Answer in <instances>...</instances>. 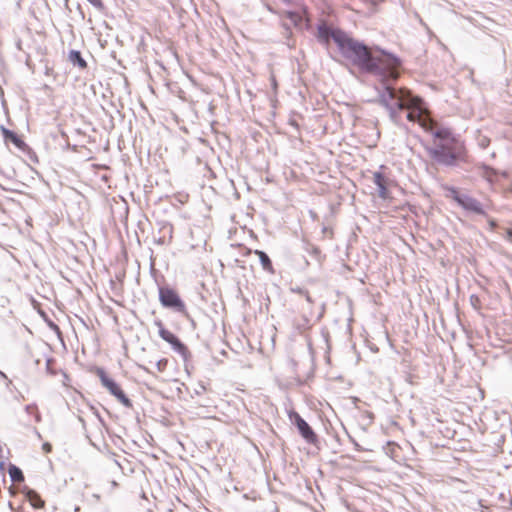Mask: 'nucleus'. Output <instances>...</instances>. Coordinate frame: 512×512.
I'll list each match as a JSON object with an SVG mask.
<instances>
[{
	"label": "nucleus",
	"mask_w": 512,
	"mask_h": 512,
	"mask_svg": "<svg viewBox=\"0 0 512 512\" xmlns=\"http://www.w3.org/2000/svg\"><path fill=\"white\" fill-rule=\"evenodd\" d=\"M354 67L361 73L373 75L377 79L378 84L374 86L377 97L370 100L371 103L391 108L390 103L405 91L394 86L400 77L403 60L385 48L374 45Z\"/></svg>",
	"instance_id": "nucleus-1"
},
{
	"label": "nucleus",
	"mask_w": 512,
	"mask_h": 512,
	"mask_svg": "<svg viewBox=\"0 0 512 512\" xmlns=\"http://www.w3.org/2000/svg\"><path fill=\"white\" fill-rule=\"evenodd\" d=\"M426 131L431 134L432 143L424 145V149L435 165L455 168L467 162L468 150L465 142L450 128H430Z\"/></svg>",
	"instance_id": "nucleus-2"
},
{
	"label": "nucleus",
	"mask_w": 512,
	"mask_h": 512,
	"mask_svg": "<svg viewBox=\"0 0 512 512\" xmlns=\"http://www.w3.org/2000/svg\"><path fill=\"white\" fill-rule=\"evenodd\" d=\"M316 38L322 45H329L330 40L336 44L340 55L355 66L371 50L368 45L349 35L339 27H333L322 21L317 25Z\"/></svg>",
	"instance_id": "nucleus-3"
},
{
	"label": "nucleus",
	"mask_w": 512,
	"mask_h": 512,
	"mask_svg": "<svg viewBox=\"0 0 512 512\" xmlns=\"http://www.w3.org/2000/svg\"><path fill=\"white\" fill-rule=\"evenodd\" d=\"M445 190L447 192L446 197L455 201L457 205L466 212L484 217L487 216L482 203L476 198L470 196L469 194L460 192L459 189L454 186H446Z\"/></svg>",
	"instance_id": "nucleus-4"
},
{
	"label": "nucleus",
	"mask_w": 512,
	"mask_h": 512,
	"mask_svg": "<svg viewBox=\"0 0 512 512\" xmlns=\"http://www.w3.org/2000/svg\"><path fill=\"white\" fill-rule=\"evenodd\" d=\"M158 296L160 304L166 308L170 309L173 312L180 313L187 319H190V315L187 312L186 305L179 293L172 287L159 286L158 287Z\"/></svg>",
	"instance_id": "nucleus-5"
},
{
	"label": "nucleus",
	"mask_w": 512,
	"mask_h": 512,
	"mask_svg": "<svg viewBox=\"0 0 512 512\" xmlns=\"http://www.w3.org/2000/svg\"><path fill=\"white\" fill-rule=\"evenodd\" d=\"M288 418L291 424L296 427L302 439L306 443L319 449L320 439L311 425L297 411L293 409L288 411Z\"/></svg>",
	"instance_id": "nucleus-6"
},
{
	"label": "nucleus",
	"mask_w": 512,
	"mask_h": 512,
	"mask_svg": "<svg viewBox=\"0 0 512 512\" xmlns=\"http://www.w3.org/2000/svg\"><path fill=\"white\" fill-rule=\"evenodd\" d=\"M96 375L99 377L102 386L105 387L124 407H133L131 399L125 394L121 386L106 373L104 368L96 367Z\"/></svg>",
	"instance_id": "nucleus-7"
},
{
	"label": "nucleus",
	"mask_w": 512,
	"mask_h": 512,
	"mask_svg": "<svg viewBox=\"0 0 512 512\" xmlns=\"http://www.w3.org/2000/svg\"><path fill=\"white\" fill-rule=\"evenodd\" d=\"M154 325L158 327V333L162 340L170 344L171 348L178 354H180L184 361H187L191 357V353L188 347L180 340V338L166 329L163 322L160 319L154 321Z\"/></svg>",
	"instance_id": "nucleus-8"
},
{
	"label": "nucleus",
	"mask_w": 512,
	"mask_h": 512,
	"mask_svg": "<svg viewBox=\"0 0 512 512\" xmlns=\"http://www.w3.org/2000/svg\"><path fill=\"white\" fill-rule=\"evenodd\" d=\"M282 15L299 31L309 30L311 27L308 8L305 5H302L301 11L286 10Z\"/></svg>",
	"instance_id": "nucleus-9"
},
{
	"label": "nucleus",
	"mask_w": 512,
	"mask_h": 512,
	"mask_svg": "<svg viewBox=\"0 0 512 512\" xmlns=\"http://www.w3.org/2000/svg\"><path fill=\"white\" fill-rule=\"evenodd\" d=\"M406 97V110L418 112L419 115L423 116L426 111L425 102L422 97L412 94L409 90L405 89Z\"/></svg>",
	"instance_id": "nucleus-10"
},
{
	"label": "nucleus",
	"mask_w": 512,
	"mask_h": 512,
	"mask_svg": "<svg viewBox=\"0 0 512 512\" xmlns=\"http://www.w3.org/2000/svg\"><path fill=\"white\" fill-rule=\"evenodd\" d=\"M0 131L6 144L12 143L19 151L25 148L27 143L15 131L6 128L4 125L0 126Z\"/></svg>",
	"instance_id": "nucleus-11"
},
{
	"label": "nucleus",
	"mask_w": 512,
	"mask_h": 512,
	"mask_svg": "<svg viewBox=\"0 0 512 512\" xmlns=\"http://www.w3.org/2000/svg\"><path fill=\"white\" fill-rule=\"evenodd\" d=\"M68 60L74 67L80 70H85L88 67L87 61L79 50L71 49L68 53Z\"/></svg>",
	"instance_id": "nucleus-12"
},
{
	"label": "nucleus",
	"mask_w": 512,
	"mask_h": 512,
	"mask_svg": "<svg viewBox=\"0 0 512 512\" xmlns=\"http://www.w3.org/2000/svg\"><path fill=\"white\" fill-rule=\"evenodd\" d=\"M25 499L31 504L34 509H40L44 506V501L40 495L33 489L25 488L24 490Z\"/></svg>",
	"instance_id": "nucleus-13"
},
{
	"label": "nucleus",
	"mask_w": 512,
	"mask_h": 512,
	"mask_svg": "<svg viewBox=\"0 0 512 512\" xmlns=\"http://www.w3.org/2000/svg\"><path fill=\"white\" fill-rule=\"evenodd\" d=\"M477 168L479 170V174L490 183H493L498 176V171L485 163L479 164Z\"/></svg>",
	"instance_id": "nucleus-14"
},
{
	"label": "nucleus",
	"mask_w": 512,
	"mask_h": 512,
	"mask_svg": "<svg viewBox=\"0 0 512 512\" xmlns=\"http://www.w3.org/2000/svg\"><path fill=\"white\" fill-rule=\"evenodd\" d=\"M303 249L314 260H316L319 263L321 262V260L323 258V255H322V252H321L319 247H317L316 245H314V244H312L310 242L304 241L303 242Z\"/></svg>",
	"instance_id": "nucleus-15"
},
{
	"label": "nucleus",
	"mask_w": 512,
	"mask_h": 512,
	"mask_svg": "<svg viewBox=\"0 0 512 512\" xmlns=\"http://www.w3.org/2000/svg\"><path fill=\"white\" fill-rule=\"evenodd\" d=\"M255 254L259 257V261L263 267L264 270L273 273V265L272 260L270 259L269 255L262 250H255Z\"/></svg>",
	"instance_id": "nucleus-16"
},
{
	"label": "nucleus",
	"mask_w": 512,
	"mask_h": 512,
	"mask_svg": "<svg viewBox=\"0 0 512 512\" xmlns=\"http://www.w3.org/2000/svg\"><path fill=\"white\" fill-rule=\"evenodd\" d=\"M8 474L12 482H23L24 474L23 471L16 465L10 463L8 466Z\"/></svg>",
	"instance_id": "nucleus-17"
},
{
	"label": "nucleus",
	"mask_w": 512,
	"mask_h": 512,
	"mask_svg": "<svg viewBox=\"0 0 512 512\" xmlns=\"http://www.w3.org/2000/svg\"><path fill=\"white\" fill-rule=\"evenodd\" d=\"M39 314L43 321L46 323V325L49 327V329L52 330L58 337H61L62 332L60 327L53 320L50 319L48 314L44 311H40Z\"/></svg>",
	"instance_id": "nucleus-18"
},
{
	"label": "nucleus",
	"mask_w": 512,
	"mask_h": 512,
	"mask_svg": "<svg viewBox=\"0 0 512 512\" xmlns=\"http://www.w3.org/2000/svg\"><path fill=\"white\" fill-rule=\"evenodd\" d=\"M391 107L394 108L395 111L402 112L403 110H406V97H405V91L398 96L392 103H390Z\"/></svg>",
	"instance_id": "nucleus-19"
},
{
	"label": "nucleus",
	"mask_w": 512,
	"mask_h": 512,
	"mask_svg": "<svg viewBox=\"0 0 512 512\" xmlns=\"http://www.w3.org/2000/svg\"><path fill=\"white\" fill-rule=\"evenodd\" d=\"M21 152L24 155H26L31 162H33V163H38L39 162L37 154L35 153V151L28 144H26L25 148H23L21 150Z\"/></svg>",
	"instance_id": "nucleus-20"
},
{
	"label": "nucleus",
	"mask_w": 512,
	"mask_h": 512,
	"mask_svg": "<svg viewBox=\"0 0 512 512\" xmlns=\"http://www.w3.org/2000/svg\"><path fill=\"white\" fill-rule=\"evenodd\" d=\"M21 152L24 155H26L31 162H33V163H38L39 162L37 154L35 153V151L28 144H26L25 148H23L21 150Z\"/></svg>",
	"instance_id": "nucleus-21"
},
{
	"label": "nucleus",
	"mask_w": 512,
	"mask_h": 512,
	"mask_svg": "<svg viewBox=\"0 0 512 512\" xmlns=\"http://www.w3.org/2000/svg\"><path fill=\"white\" fill-rule=\"evenodd\" d=\"M377 190H378V196L383 199V200H387V199H390L391 198V194H390V191L387 187V182L384 183V184H381L379 186H377Z\"/></svg>",
	"instance_id": "nucleus-22"
},
{
	"label": "nucleus",
	"mask_w": 512,
	"mask_h": 512,
	"mask_svg": "<svg viewBox=\"0 0 512 512\" xmlns=\"http://www.w3.org/2000/svg\"><path fill=\"white\" fill-rule=\"evenodd\" d=\"M389 114V118L390 120L396 124V125H399L400 122H401V115L400 113L401 112H398V111H395L394 108H385Z\"/></svg>",
	"instance_id": "nucleus-23"
},
{
	"label": "nucleus",
	"mask_w": 512,
	"mask_h": 512,
	"mask_svg": "<svg viewBox=\"0 0 512 512\" xmlns=\"http://www.w3.org/2000/svg\"><path fill=\"white\" fill-rule=\"evenodd\" d=\"M10 181H11V185L10 186L5 187L2 184H0V188L2 190H6V191L19 192L20 191L19 187L24 185L20 181H12V180H10Z\"/></svg>",
	"instance_id": "nucleus-24"
},
{
	"label": "nucleus",
	"mask_w": 512,
	"mask_h": 512,
	"mask_svg": "<svg viewBox=\"0 0 512 512\" xmlns=\"http://www.w3.org/2000/svg\"><path fill=\"white\" fill-rule=\"evenodd\" d=\"M373 182L376 186L387 182L386 176L381 171H376L373 174Z\"/></svg>",
	"instance_id": "nucleus-25"
},
{
	"label": "nucleus",
	"mask_w": 512,
	"mask_h": 512,
	"mask_svg": "<svg viewBox=\"0 0 512 512\" xmlns=\"http://www.w3.org/2000/svg\"><path fill=\"white\" fill-rule=\"evenodd\" d=\"M421 115L418 114V112H413V111H409L407 112L406 114V119L409 121V122H419L421 120Z\"/></svg>",
	"instance_id": "nucleus-26"
},
{
	"label": "nucleus",
	"mask_w": 512,
	"mask_h": 512,
	"mask_svg": "<svg viewBox=\"0 0 512 512\" xmlns=\"http://www.w3.org/2000/svg\"><path fill=\"white\" fill-rule=\"evenodd\" d=\"M283 38L286 40V44L288 47L292 48L294 47V41H293V33L292 31H283Z\"/></svg>",
	"instance_id": "nucleus-27"
},
{
	"label": "nucleus",
	"mask_w": 512,
	"mask_h": 512,
	"mask_svg": "<svg viewBox=\"0 0 512 512\" xmlns=\"http://www.w3.org/2000/svg\"><path fill=\"white\" fill-rule=\"evenodd\" d=\"M54 358L50 357L46 359V371L50 375H56L57 372L52 368V363H54Z\"/></svg>",
	"instance_id": "nucleus-28"
},
{
	"label": "nucleus",
	"mask_w": 512,
	"mask_h": 512,
	"mask_svg": "<svg viewBox=\"0 0 512 512\" xmlns=\"http://www.w3.org/2000/svg\"><path fill=\"white\" fill-rule=\"evenodd\" d=\"M92 6H94L99 11L104 10L105 6L102 0H87Z\"/></svg>",
	"instance_id": "nucleus-29"
},
{
	"label": "nucleus",
	"mask_w": 512,
	"mask_h": 512,
	"mask_svg": "<svg viewBox=\"0 0 512 512\" xmlns=\"http://www.w3.org/2000/svg\"><path fill=\"white\" fill-rule=\"evenodd\" d=\"M490 144V139L487 138V137H483L479 140V146L482 148V149H485L489 146Z\"/></svg>",
	"instance_id": "nucleus-30"
},
{
	"label": "nucleus",
	"mask_w": 512,
	"mask_h": 512,
	"mask_svg": "<svg viewBox=\"0 0 512 512\" xmlns=\"http://www.w3.org/2000/svg\"><path fill=\"white\" fill-rule=\"evenodd\" d=\"M25 412L28 414L34 413L37 410L36 404H28L24 408Z\"/></svg>",
	"instance_id": "nucleus-31"
},
{
	"label": "nucleus",
	"mask_w": 512,
	"mask_h": 512,
	"mask_svg": "<svg viewBox=\"0 0 512 512\" xmlns=\"http://www.w3.org/2000/svg\"><path fill=\"white\" fill-rule=\"evenodd\" d=\"M166 364H167V360H165V359L159 360L156 363L158 371L162 372L165 369Z\"/></svg>",
	"instance_id": "nucleus-32"
},
{
	"label": "nucleus",
	"mask_w": 512,
	"mask_h": 512,
	"mask_svg": "<svg viewBox=\"0 0 512 512\" xmlns=\"http://www.w3.org/2000/svg\"><path fill=\"white\" fill-rule=\"evenodd\" d=\"M291 291L293 293H297L301 296H303L304 294H307V290L305 288H302V287H296V288H292Z\"/></svg>",
	"instance_id": "nucleus-33"
},
{
	"label": "nucleus",
	"mask_w": 512,
	"mask_h": 512,
	"mask_svg": "<svg viewBox=\"0 0 512 512\" xmlns=\"http://www.w3.org/2000/svg\"><path fill=\"white\" fill-rule=\"evenodd\" d=\"M42 449L45 453H50L52 451V445L49 442H45L42 445Z\"/></svg>",
	"instance_id": "nucleus-34"
},
{
	"label": "nucleus",
	"mask_w": 512,
	"mask_h": 512,
	"mask_svg": "<svg viewBox=\"0 0 512 512\" xmlns=\"http://www.w3.org/2000/svg\"><path fill=\"white\" fill-rule=\"evenodd\" d=\"M498 500L503 502V503H507V500H508V495L505 493V492H501L499 495H498Z\"/></svg>",
	"instance_id": "nucleus-35"
},
{
	"label": "nucleus",
	"mask_w": 512,
	"mask_h": 512,
	"mask_svg": "<svg viewBox=\"0 0 512 512\" xmlns=\"http://www.w3.org/2000/svg\"><path fill=\"white\" fill-rule=\"evenodd\" d=\"M270 80H271V87H272V89H273L274 91H276V90H277V87H278V84H277V81H276L275 76H273V75H272V76H271V78H270Z\"/></svg>",
	"instance_id": "nucleus-36"
},
{
	"label": "nucleus",
	"mask_w": 512,
	"mask_h": 512,
	"mask_svg": "<svg viewBox=\"0 0 512 512\" xmlns=\"http://www.w3.org/2000/svg\"><path fill=\"white\" fill-rule=\"evenodd\" d=\"M349 439H350V441L353 443V445H354V447H355V449H356L357 451H362V450H363V449H362V447H361V446L356 442V440H355L354 438H352L351 436H349Z\"/></svg>",
	"instance_id": "nucleus-37"
},
{
	"label": "nucleus",
	"mask_w": 512,
	"mask_h": 512,
	"mask_svg": "<svg viewBox=\"0 0 512 512\" xmlns=\"http://www.w3.org/2000/svg\"><path fill=\"white\" fill-rule=\"evenodd\" d=\"M281 2H283L285 5H296V0H280Z\"/></svg>",
	"instance_id": "nucleus-38"
},
{
	"label": "nucleus",
	"mask_w": 512,
	"mask_h": 512,
	"mask_svg": "<svg viewBox=\"0 0 512 512\" xmlns=\"http://www.w3.org/2000/svg\"><path fill=\"white\" fill-rule=\"evenodd\" d=\"M5 175V177L8 179V180H12V177L13 175L15 174V171L14 170H11V172H7V173H3Z\"/></svg>",
	"instance_id": "nucleus-39"
},
{
	"label": "nucleus",
	"mask_w": 512,
	"mask_h": 512,
	"mask_svg": "<svg viewBox=\"0 0 512 512\" xmlns=\"http://www.w3.org/2000/svg\"><path fill=\"white\" fill-rule=\"evenodd\" d=\"M34 417H35V421H36V422H38V423H39V422L41 421V414H40V412H39L38 410H36V411L34 412Z\"/></svg>",
	"instance_id": "nucleus-40"
},
{
	"label": "nucleus",
	"mask_w": 512,
	"mask_h": 512,
	"mask_svg": "<svg viewBox=\"0 0 512 512\" xmlns=\"http://www.w3.org/2000/svg\"><path fill=\"white\" fill-rule=\"evenodd\" d=\"M281 26H282L284 31H292L290 25L285 23V22H282Z\"/></svg>",
	"instance_id": "nucleus-41"
},
{
	"label": "nucleus",
	"mask_w": 512,
	"mask_h": 512,
	"mask_svg": "<svg viewBox=\"0 0 512 512\" xmlns=\"http://www.w3.org/2000/svg\"><path fill=\"white\" fill-rule=\"evenodd\" d=\"M488 223H489V226H490L491 229H494L497 226V223H496V221L494 219H489Z\"/></svg>",
	"instance_id": "nucleus-42"
},
{
	"label": "nucleus",
	"mask_w": 512,
	"mask_h": 512,
	"mask_svg": "<svg viewBox=\"0 0 512 512\" xmlns=\"http://www.w3.org/2000/svg\"><path fill=\"white\" fill-rule=\"evenodd\" d=\"M303 296L305 297L307 302L313 303V300H312V298H311V296H310L308 291H307V294H304Z\"/></svg>",
	"instance_id": "nucleus-43"
},
{
	"label": "nucleus",
	"mask_w": 512,
	"mask_h": 512,
	"mask_svg": "<svg viewBox=\"0 0 512 512\" xmlns=\"http://www.w3.org/2000/svg\"><path fill=\"white\" fill-rule=\"evenodd\" d=\"M506 504L508 505V508H511V507H512V496H509V497H508V500H507V503H506Z\"/></svg>",
	"instance_id": "nucleus-44"
},
{
	"label": "nucleus",
	"mask_w": 512,
	"mask_h": 512,
	"mask_svg": "<svg viewBox=\"0 0 512 512\" xmlns=\"http://www.w3.org/2000/svg\"><path fill=\"white\" fill-rule=\"evenodd\" d=\"M328 232H331V229H330V228H328V227H326V226H324V227L322 228V233H323V234H326V233H328Z\"/></svg>",
	"instance_id": "nucleus-45"
},
{
	"label": "nucleus",
	"mask_w": 512,
	"mask_h": 512,
	"mask_svg": "<svg viewBox=\"0 0 512 512\" xmlns=\"http://www.w3.org/2000/svg\"><path fill=\"white\" fill-rule=\"evenodd\" d=\"M34 433H35V435H36L39 439H41V434L39 433V431H38L36 428H34Z\"/></svg>",
	"instance_id": "nucleus-46"
},
{
	"label": "nucleus",
	"mask_w": 512,
	"mask_h": 512,
	"mask_svg": "<svg viewBox=\"0 0 512 512\" xmlns=\"http://www.w3.org/2000/svg\"><path fill=\"white\" fill-rule=\"evenodd\" d=\"M0 377L4 378V379H7V375L3 371H1V370H0Z\"/></svg>",
	"instance_id": "nucleus-47"
},
{
	"label": "nucleus",
	"mask_w": 512,
	"mask_h": 512,
	"mask_svg": "<svg viewBox=\"0 0 512 512\" xmlns=\"http://www.w3.org/2000/svg\"><path fill=\"white\" fill-rule=\"evenodd\" d=\"M158 243L163 244V243H164V239H163V238H160V239L158 240Z\"/></svg>",
	"instance_id": "nucleus-48"
},
{
	"label": "nucleus",
	"mask_w": 512,
	"mask_h": 512,
	"mask_svg": "<svg viewBox=\"0 0 512 512\" xmlns=\"http://www.w3.org/2000/svg\"><path fill=\"white\" fill-rule=\"evenodd\" d=\"M368 416H369L371 419H373V417H374L373 413H371V412H368Z\"/></svg>",
	"instance_id": "nucleus-49"
},
{
	"label": "nucleus",
	"mask_w": 512,
	"mask_h": 512,
	"mask_svg": "<svg viewBox=\"0 0 512 512\" xmlns=\"http://www.w3.org/2000/svg\"><path fill=\"white\" fill-rule=\"evenodd\" d=\"M4 467V462H0V469H3Z\"/></svg>",
	"instance_id": "nucleus-50"
},
{
	"label": "nucleus",
	"mask_w": 512,
	"mask_h": 512,
	"mask_svg": "<svg viewBox=\"0 0 512 512\" xmlns=\"http://www.w3.org/2000/svg\"><path fill=\"white\" fill-rule=\"evenodd\" d=\"M168 228H169V232L172 233V226L168 225Z\"/></svg>",
	"instance_id": "nucleus-51"
},
{
	"label": "nucleus",
	"mask_w": 512,
	"mask_h": 512,
	"mask_svg": "<svg viewBox=\"0 0 512 512\" xmlns=\"http://www.w3.org/2000/svg\"><path fill=\"white\" fill-rule=\"evenodd\" d=\"M474 298L478 301V298L476 296H471V301H473Z\"/></svg>",
	"instance_id": "nucleus-52"
}]
</instances>
